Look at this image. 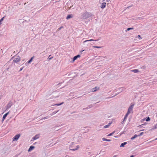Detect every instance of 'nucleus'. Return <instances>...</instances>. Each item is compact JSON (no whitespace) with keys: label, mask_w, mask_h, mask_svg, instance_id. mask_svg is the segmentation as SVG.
<instances>
[{"label":"nucleus","mask_w":157,"mask_h":157,"mask_svg":"<svg viewBox=\"0 0 157 157\" xmlns=\"http://www.w3.org/2000/svg\"><path fill=\"white\" fill-rule=\"evenodd\" d=\"M20 136V135L18 134L15 136L12 139V142L17 141Z\"/></svg>","instance_id":"obj_5"},{"label":"nucleus","mask_w":157,"mask_h":157,"mask_svg":"<svg viewBox=\"0 0 157 157\" xmlns=\"http://www.w3.org/2000/svg\"><path fill=\"white\" fill-rule=\"evenodd\" d=\"M134 29L133 28H128L127 30H126V32H127V31H129L130 30H132Z\"/></svg>","instance_id":"obj_21"},{"label":"nucleus","mask_w":157,"mask_h":157,"mask_svg":"<svg viewBox=\"0 0 157 157\" xmlns=\"http://www.w3.org/2000/svg\"><path fill=\"white\" fill-rule=\"evenodd\" d=\"M97 40H93V39H90V40H85L84 41V42H83V43H85L86 42H88V41H97Z\"/></svg>","instance_id":"obj_15"},{"label":"nucleus","mask_w":157,"mask_h":157,"mask_svg":"<svg viewBox=\"0 0 157 157\" xmlns=\"http://www.w3.org/2000/svg\"><path fill=\"white\" fill-rule=\"evenodd\" d=\"M22 70V68H21L20 69V71H21Z\"/></svg>","instance_id":"obj_35"},{"label":"nucleus","mask_w":157,"mask_h":157,"mask_svg":"<svg viewBox=\"0 0 157 157\" xmlns=\"http://www.w3.org/2000/svg\"><path fill=\"white\" fill-rule=\"evenodd\" d=\"M128 116V115H127L126 116V114L125 115V116L124 117V120H125L127 118V117Z\"/></svg>","instance_id":"obj_28"},{"label":"nucleus","mask_w":157,"mask_h":157,"mask_svg":"<svg viewBox=\"0 0 157 157\" xmlns=\"http://www.w3.org/2000/svg\"><path fill=\"white\" fill-rule=\"evenodd\" d=\"M150 120V118L149 117H147V119L146 120V121H148Z\"/></svg>","instance_id":"obj_25"},{"label":"nucleus","mask_w":157,"mask_h":157,"mask_svg":"<svg viewBox=\"0 0 157 157\" xmlns=\"http://www.w3.org/2000/svg\"><path fill=\"white\" fill-rule=\"evenodd\" d=\"M33 58H34L33 57H32L31 58V59L27 62L28 63H31L33 61Z\"/></svg>","instance_id":"obj_19"},{"label":"nucleus","mask_w":157,"mask_h":157,"mask_svg":"<svg viewBox=\"0 0 157 157\" xmlns=\"http://www.w3.org/2000/svg\"><path fill=\"white\" fill-rule=\"evenodd\" d=\"M92 14L88 12H85L83 13L81 16V18L82 19H86L92 16Z\"/></svg>","instance_id":"obj_1"},{"label":"nucleus","mask_w":157,"mask_h":157,"mask_svg":"<svg viewBox=\"0 0 157 157\" xmlns=\"http://www.w3.org/2000/svg\"><path fill=\"white\" fill-rule=\"evenodd\" d=\"M93 47L94 48H101V47H100V46H93Z\"/></svg>","instance_id":"obj_24"},{"label":"nucleus","mask_w":157,"mask_h":157,"mask_svg":"<svg viewBox=\"0 0 157 157\" xmlns=\"http://www.w3.org/2000/svg\"><path fill=\"white\" fill-rule=\"evenodd\" d=\"M9 113H7L6 114H5L4 116H3V118H2V121H3L6 118V117L7 116V115Z\"/></svg>","instance_id":"obj_13"},{"label":"nucleus","mask_w":157,"mask_h":157,"mask_svg":"<svg viewBox=\"0 0 157 157\" xmlns=\"http://www.w3.org/2000/svg\"><path fill=\"white\" fill-rule=\"evenodd\" d=\"M80 57V56L79 55H78L76 56H74L73 58L72 62H74L75 60H76L78 58H79Z\"/></svg>","instance_id":"obj_6"},{"label":"nucleus","mask_w":157,"mask_h":157,"mask_svg":"<svg viewBox=\"0 0 157 157\" xmlns=\"http://www.w3.org/2000/svg\"><path fill=\"white\" fill-rule=\"evenodd\" d=\"M110 0H106L107 2H109Z\"/></svg>","instance_id":"obj_36"},{"label":"nucleus","mask_w":157,"mask_h":157,"mask_svg":"<svg viewBox=\"0 0 157 157\" xmlns=\"http://www.w3.org/2000/svg\"><path fill=\"white\" fill-rule=\"evenodd\" d=\"M63 102H62V103H61L60 104H56L55 105L58 106H59V105H62V104H63Z\"/></svg>","instance_id":"obj_26"},{"label":"nucleus","mask_w":157,"mask_h":157,"mask_svg":"<svg viewBox=\"0 0 157 157\" xmlns=\"http://www.w3.org/2000/svg\"><path fill=\"white\" fill-rule=\"evenodd\" d=\"M134 106V104H131L128 108V111L126 113V116L128 115L130 113L133 112V109Z\"/></svg>","instance_id":"obj_3"},{"label":"nucleus","mask_w":157,"mask_h":157,"mask_svg":"<svg viewBox=\"0 0 157 157\" xmlns=\"http://www.w3.org/2000/svg\"><path fill=\"white\" fill-rule=\"evenodd\" d=\"M79 147V145L72 143L69 147V148L72 151H75L78 150Z\"/></svg>","instance_id":"obj_2"},{"label":"nucleus","mask_w":157,"mask_h":157,"mask_svg":"<svg viewBox=\"0 0 157 157\" xmlns=\"http://www.w3.org/2000/svg\"><path fill=\"white\" fill-rule=\"evenodd\" d=\"M48 116H47V117H44V119H48Z\"/></svg>","instance_id":"obj_32"},{"label":"nucleus","mask_w":157,"mask_h":157,"mask_svg":"<svg viewBox=\"0 0 157 157\" xmlns=\"http://www.w3.org/2000/svg\"><path fill=\"white\" fill-rule=\"evenodd\" d=\"M102 140L103 141H111V140L110 139H106L104 138H102Z\"/></svg>","instance_id":"obj_17"},{"label":"nucleus","mask_w":157,"mask_h":157,"mask_svg":"<svg viewBox=\"0 0 157 157\" xmlns=\"http://www.w3.org/2000/svg\"><path fill=\"white\" fill-rule=\"evenodd\" d=\"M157 128V124H156L155 125L153 128L151 129V130H153Z\"/></svg>","instance_id":"obj_18"},{"label":"nucleus","mask_w":157,"mask_h":157,"mask_svg":"<svg viewBox=\"0 0 157 157\" xmlns=\"http://www.w3.org/2000/svg\"><path fill=\"white\" fill-rule=\"evenodd\" d=\"M52 58H48V59H51Z\"/></svg>","instance_id":"obj_34"},{"label":"nucleus","mask_w":157,"mask_h":157,"mask_svg":"<svg viewBox=\"0 0 157 157\" xmlns=\"http://www.w3.org/2000/svg\"><path fill=\"white\" fill-rule=\"evenodd\" d=\"M144 134V132H142L141 133H140V135L139 136H142L143 135V134Z\"/></svg>","instance_id":"obj_31"},{"label":"nucleus","mask_w":157,"mask_h":157,"mask_svg":"<svg viewBox=\"0 0 157 157\" xmlns=\"http://www.w3.org/2000/svg\"><path fill=\"white\" fill-rule=\"evenodd\" d=\"M113 157H116V156L114 155V156H113Z\"/></svg>","instance_id":"obj_38"},{"label":"nucleus","mask_w":157,"mask_h":157,"mask_svg":"<svg viewBox=\"0 0 157 157\" xmlns=\"http://www.w3.org/2000/svg\"><path fill=\"white\" fill-rule=\"evenodd\" d=\"M134 157V155H132L130 156V157Z\"/></svg>","instance_id":"obj_33"},{"label":"nucleus","mask_w":157,"mask_h":157,"mask_svg":"<svg viewBox=\"0 0 157 157\" xmlns=\"http://www.w3.org/2000/svg\"><path fill=\"white\" fill-rule=\"evenodd\" d=\"M21 60V58L18 56H16L13 57V62L14 63H17L19 62Z\"/></svg>","instance_id":"obj_4"},{"label":"nucleus","mask_w":157,"mask_h":157,"mask_svg":"<svg viewBox=\"0 0 157 157\" xmlns=\"http://www.w3.org/2000/svg\"><path fill=\"white\" fill-rule=\"evenodd\" d=\"M63 26H61V27H60V28H59L58 29V30H60L62 28H63Z\"/></svg>","instance_id":"obj_29"},{"label":"nucleus","mask_w":157,"mask_h":157,"mask_svg":"<svg viewBox=\"0 0 157 157\" xmlns=\"http://www.w3.org/2000/svg\"><path fill=\"white\" fill-rule=\"evenodd\" d=\"M112 123H109L108 124V125H105L104 126L103 128H108L110 125Z\"/></svg>","instance_id":"obj_11"},{"label":"nucleus","mask_w":157,"mask_h":157,"mask_svg":"<svg viewBox=\"0 0 157 157\" xmlns=\"http://www.w3.org/2000/svg\"><path fill=\"white\" fill-rule=\"evenodd\" d=\"M115 131H114L113 132L109 134L107 136H111L113 134L115 133Z\"/></svg>","instance_id":"obj_23"},{"label":"nucleus","mask_w":157,"mask_h":157,"mask_svg":"<svg viewBox=\"0 0 157 157\" xmlns=\"http://www.w3.org/2000/svg\"><path fill=\"white\" fill-rule=\"evenodd\" d=\"M131 71L134 72V73H137L139 72L138 69H134L131 70Z\"/></svg>","instance_id":"obj_12"},{"label":"nucleus","mask_w":157,"mask_h":157,"mask_svg":"<svg viewBox=\"0 0 157 157\" xmlns=\"http://www.w3.org/2000/svg\"><path fill=\"white\" fill-rule=\"evenodd\" d=\"M73 17V16L72 15L70 14L67 16L66 19L68 20L71 18H72Z\"/></svg>","instance_id":"obj_14"},{"label":"nucleus","mask_w":157,"mask_h":157,"mask_svg":"<svg viewBox=\"0 0 157 157\" xmlns=\"http://www.w3.org/2000/svg\"><path fill=\"white\" fill-rule=\"evenodd\" d=\"M155 140H157V138H156Z\"/></svg>","instance_id":"obj_39"},{"label":"nucleus","mask_w":157,"mask_h":157,"mask_svg":"<svg viewBox=\"0 0 157 157\" xmlns=\"http://www.w3.org/2000/svg\"><path fill=\"white\" fill-rule=\"evenodd\" d=\"M40 137L39 134L36 135L35 136L33 137L32 139L33 140H35L38 139Z\"/></svg>","instance_id":"obj_7"},{"label":"nucleus","mask_w":157,"mask_h":157,"mask_svg":"<svg viewBox=\"0 0 157 157\" xmlns=\"http://www.w3.org/2000/svg\"><path fill=\"white\" fill-rule=\"evenodd\" d=\"M106 6V3L105 2H103L102 4L101 7V8L103 9V8H104Z\"/></svg>","instance_id":"obj_10"},{"label":"nucleus","mask_w":157,"mask_h":157,"mask_svg":"<svg viewBox=\"0 0 157 157\" xmlns=\"http://www.w3.org/2000/svg\"><path fill=\"white\" fill-rule=\"evenodd\" d=\"M4 18V17H3L0 20V25H1V22L3 20Z\"/></svg>","instance_id":"obj_27"},{"label":"nucleus","mask_w":157,"mask_h":157,"mask_svg":"<svg viewBox=\"0 0 157 157\" xmlns=\"http://www.w3.org/2000/svg\"><path fill=\"white\" fill-rule=\"evenodd\" d=\"M98 89L99 88L96 87L92 89L91 90V91L92 92H94L98 90Z\"/></svg>","instance_id":"obj_9"},{"label":"nucleus","mask_w":157,"mask_h":157,"mask_svg":"<svg viewBox=\"0 0 157 157\" xmlns=\"http://www.w3.org/2000/svg\"><path fill=\"white\" fill-rule=\"evenodd\" d=\"M124 133V132L123 133H121V134L120 135H121L123 133Z\"/></svg>","instance_id":"obj_37"},{"label":"nucleus","mask_w":157,"mask_h":157,"mask_svg":"<svg viewBox=\"0 0 157 157\" xmlns=\"http://www.w3.org/2000/svg\"><path fill=\"white\" fill-rule=\"evenodd\" d=\"M127 144V142H124L123 143H122L120 146V147H124V146L126 144Z\"/></svg>","instance_id":"obj_16"},{"label":"nucleus","mask_w":157,"mask_h":157,"mask_svg":"<svg viewBox=\"0 0 157 157\" xmlns=\"http://www.w3.org/2000/svg\"><path fill=\"white\" fill-rule=\"evenodd\" d=\"M58 112V111H54V112H53L52 113V114H55L56 113H57Z\"/></svg>","instance_id":"obj_30"},{"label":"nucleus","mask_w":157,"mask_h":157,"mask_svg":"<svg viewBox=\"0 0 157 157\" xmlns=\"http://www.w3.org/2000/svg\"><path fill=\"white\" fill-rule=\"evenodd\" d=\"M137 38H138V39L139 40H141V39H142V37H141V36H140V35H138L137 36Z\"/></svg>","instance_id":"obj_22"},{"label":"nucleus","mask_w":157,"mask_h":157,"mask_svg":"<svg viewBox=\"0 0 157 157\" xmlns=\"http://www.w3.org/2000/svg\"><path fill=\"white\" fill-rule=\"evenodd\" d=\"M35 148V147L33 146H31L30 147L29 149L28 150L29 152H30L31 151L33 150Z\"/></svg>","instance_id":"obj_8"},{"label":"nucleus","mask_w":157,"mask_h":157,"mask_svg":"<svg viewBox=\"0 0 157 157\" xmlns=\"http://www.w3.org/2000/svg\"><path fill=\"white\" fill-rule=\"evenodd\" d=\"M84 50H83L82 51V52H83V51Z\"/></svg>","instance_id":"obj_40"},{"label":"nucleus","mask_w":157,"mask_h":157,"mask_svg":"<svg viewBox=\"0 0 157 157\" xmlns=\"http://www.w3.org/2000/svg\"><path fill=\"white\" fill-rule=\"evenodd\" d=\"M138 136H139L138 135H137L136 134L135 135H134V136L132 137L131 138V140H134V139H135V138H136V137H137Z\"/></svg>","instance_id":"obj_20"}]
</instances>
